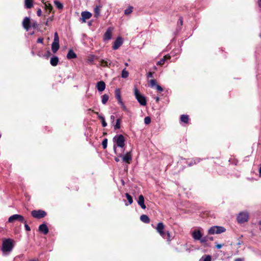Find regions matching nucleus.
Instances as JSON below:
<instances>
[{"mask_svg":"<svg viewBox=\"0 0 261 261\" xmlns=\"http://www.w3.org/2000/svg\"><path fill=\"white\" fill-rule=\"evenodd\" d=\"M101 101L103 104H106L109 100V96L108 94H104L101 97Z\"/></svg>","mask_w":261,"mask_h":261,"instance_id":"obj_33","label":"nucleus"},{"mask_svg":"<svg viewBox=\"0 0 261 261\" xmlns=\"http://www.w3.org/2000/svg\"><path fill=\"white\" fill-rule=\"evenodd\" d=\"M111 119H112L113 120H114L115 119V117L114 116L112 115L111 116Z\"/></svg>","mask_w":261,"mask_h":261,"instance_id":"obj_57","label":"nucleus"},{"mask_svg":"<svg viewBox=\"0 0 261 261\" xmlns=\"http://www.w3.org/2000/svg\"><path fill=\"white\" fill-rule=\"evenodd\" d=\"M166 233H167V231H165L164 230L162 231L161 232H159V233L160 234V235L164 239V238H166Z\"/></svg>","mask_w":261,"mask_h":261,"instance_id":"obj_44","label":"nucleus"},{"mask_svg":"<svg viewBox=\"0 0 261 261\" xmlns=\"http://www.w3.org/2000/svg\"><path fill=\"white\" fill-rule=\"evenodd\" d=\"M38 55L39 56L47 60L49 58V50H46V53L45 54H43L42 53L39 51L38 53Z\"/></svg>","mask_w":261,"mask_h":261,"instance_id":"obj_32","label":"nucleus"},{"mask_svg":"<svg viewBox=\"0 0 261 261\" xmlns=\"http://www.w3.org/2000/svg\"><path fill=\"white\" fill-rule=\"evenodd\" d=\"M77 57L76 54L71 49H69L67 55V58L68 59H75Z\"/></svg>","mask_w":261,"mask_h":261,"instance_id":"obj_20","label":"nucleus"},{"mask_svg":"<svg viewBox=\"0 0 261 261\" xmlns=\"http://www.w3.org/2000/svg\"><path fill=\"white\" fill-rule=\"evenodd\" d=\"M24 227H25L26 230L30 231L31 228H30V226L27 224L25 221H24Z\"/></svg>","mask_w":261,"mask_h":261,"instance_id":"obj_47","label":"nucleus"},{"mask_svg":"<svg viewBox=\"0 0 261 261\" xmlns=\"http://www.w3.org/2000/svg\"><path fill=\"white\" fill-rule=\"evenodd\" d=\"M59 38L57 32L55 33L54 41L51 44V50L56 53L59 49Z\"/></svg>","mask_w":261,"mask_h":261,"instance_id":"obj_5","label":"nucleus"},{"mask_svg":"<svg viewBox=\"0 0 261 261\" xmlns=\"http://www.w3.org/2000/svg\"><path fill=\"white\" fill-rule=\"evenodd\" d=\"M156 101L157 102L159 101V97H156Z\"/></svg>","mask_w":261,"mask_h":261,"instance_id":"obj_58","label":"nucleus"},{"mask_svg":"<svg viewBox=\"0 0 261 261\" xmlns=\"http://www.w3.org/2000/svg\"><path fill=\"white\" fill-rule=\"evenodd\" d=\"M134 94L136 98L141 105L145 106L147 105L146 98L140 93L137 88L134 89Z\"/></svg>","mask_w":261,"mask_h":261,"instance_id":"obj_3","label":"nucleus"},{"mask_svg":"<svg viewBox=\"0 0 261 261\" xmlns=\"http://www.w3.org/2000/svg\"><path fill=\"white\" fill-rule=\"evenodd\" d=\"M122 43L123 41L122 38L121 37H118L114 42L112 47L113 49L114 50L117 49L122 44Z\"/></svg>","mask_w":261,"mask_h":261,"instance_id":"obj_14","label":"nucleus"},{"mask_svg":"<svg viewBox=\"0 0 261 261\" xmlns=\"http://www.w3.org/2000/svg\"><path fill=\"white\" fill-rule=\"evenodd\" d=\"M22 26L27 31H29L31 28L34 29H37L38 24L36 21L31 20L29 17H25L23 20Z\"/></svg>","mask_w":261,"mask_h":261,"instance_id":"obj_1","label":"nucleus"},{"mask_svg":"<svg viewBox=\"0 0 261 261\" xmlns=\"http://www.w3.org/2000/svg\"><path fill=\"white\" fill-rule=\"evenodd\" d=\"M101 7L100 6H96L95 7L94 10V17L97 18L99 16Z\"/></svg>","mask_w":261,"mask_h":261,"instance_id":"obj_26","label":"nucleus"},{"mask_svg":"<svg viewBox=\"0 0 261 261\" xmlns=\"http://www.w3.org/2000/svg\"><path fill=\"white\" fill-rule=\"evenodd\" d=\"M107 135V133H105V132L103 133V136H105V135Z\"/></svg>","mask_w":261,"mask_h":261,"instance_id":"obj_59","label":"nucleus"},{"mask_svg":"<svg viewBox=\"0 0 261 261\" xmlns=\"http://www.w3.org/2000/svg\"><path fill=\"white\" fill-rule=\"evenodd\" d=\"M164 239H167L168 242H170L172 240L171 236H170V233L169 232V231H167L166 237V238H164Z\"/></svg>","mask_w":261,"mask_h":261,"instance_id":"obj_41","label":"nucleus"},{"mask_svg":"<svg viewBox=\"0 0 261 261\" xmlns=\"http://www.w3.org/2000/svg\"><path fill=\"white\" fill-rule=\"evenodd\" d=\"M59 62V58L56 56H54L50 59V63L53 66L57 65Z\"/></svg>","mask_w":261,"mask_h":261,"instance_id":"obj_24","label":"nucleus"},{"mask_svg":"<svg viewBox=\"0 0 261 261\" xmlns=\"http://www.w3.org/2000/svg\"><path fill=\"white\" fill-rule=\"evenodd\" d=\"M112 37V31L110 28H109L107 31L105 32L103 36L104 40H110Z\"/></svg>","mask_w":261,"mask_h":261,"instance_id":"obj_21","label":"nucleus"},{"mask_svg":"<svg viewBox=\"0 0 261 261\" xmlns=\"http://www.w3.org/2000/svg\"><path fill=\"white\" fill-rule=\"evenodd\" d=\"M222 246H223V245H222V244H217V245H216V247L217 249H220Z\"/></svg>","mask_w":261,"mask_h":261,"instance_id":"obj_50","label":"nucleus"},{"mask_svg":"<svg viewBox=\"0 0 261 261\" xmlns=\"http://www.w3.org/2000/svg\"><path fill=\"white\" fill-rule=\"evenodd\" d=\"M125 196L128 201L129 204H131L133 202L132 196L127 193L125 194Z\"/></svg>","mask_w":261,"mask_h":261,"instance_id":"obj_37","label":"nucleus"},{"mask_svg":"<svg viewBox=\"0 0 261 261\" xmlns=\"http://www.w3.org/2000/svg\"><path fill=\"white\" fill-rule=\"evenodd\" d=\"M178 23H180V25H182V23H183V20H182V18L181 17H180L179 19H178Z\"/></svg>","mask_w":261,"mask_h":261,"instance_id":"obj_48","label":"nucleus"},{"mask_svg":"<svg viewBox=\"0 0 261 261\" xmlns=\"http://www.w3.org/2000/svg\"><path fill=\"white\" fill-rule=\"evenodd\" d=\"M259 37L261 38V34H259Z\"/></svg>","mask_w":261,"mask_h":261,"instance_id":"obj_64","label":"nucleus"},{"mask_svg":"<svg viewBox=\"0 0 261 261\" xmlns=\"http://www.w3.org/2000/svg\"><path fill=\"white\" fill-rule=\"evenodd\" d=\"M54 4L55 6L58 8L59 10H62L63 8V4L60 2L58 1H54Z\"/></svg>","mask_w":261,"mask_h":261,"instance_id":"obj_28","label":"nucleus"},{"mask_svg":"<svg viewBox=\"0 0 261 261\" xmlns=\"http://www.w3.org/2000/svg\"><path fill=\"white\" fill-rule=\"evenodd\" d=\"M115 97L118 100V103L120 101H122V100L121 99V91L119 89H117L115 90Z\"/></svg>","mask_w":261,"mask_h":261,"instance_id":"obj_22","label":"nucleus"},{"mask_svg":"<svg viewBox=\"0 0 261 261\" xmlns=\"http://www.w3.org/2000/svg\"><path fill=\"white\" fill-rule=\"evenodd\" d=\"M28 261H38V260L36 259H31L28 260Z\"/></svg>","mask_w":261,"mask_h":261,"instance_id":"obj_56","label":"nucleus"},{"mask_svg":"<svg viewBox=\"0 0 261 261\" xmlns=\"http://www.w3.org/2000/svg\"><path fill=\"white\" fill-rule=\"evenodd\" d=\"M192 237L195 240H199L201 242L202 234L199 230H195L192 232Z\"/></svg>","mask_w":261,"mask_h":261,"instance_id":"obj_12","label":"nucleus"},{"mask_svg":"<svg viewBox=\"0 0 261 261\" xmlns=\"http://www.w3.org/2000/svg\"><path fill=\"white\" fill-rule=\"evenodd\" d=\"M92 112L93 113H94L95 114H96L97 116H98V118L101 120V124H102V126L103 127H106L107 125V122H106L105 121V119L104 118V117H103L102 116L100 115L98 112H95L93 110H92Z\"/></svg>","mask_w":261,"mask_h":261,"instance_id":"obj_19","label":"nucleus"},{"mask_svg":"<svg viewBox=\"0 0 261 261\" xmlns=\"http://www.w3.org/2000/svg\"><path fill=\"white\" fill-rule=\"evenodd\" d=\"M107 144H108V139L107 138H105L103 140L102 142V145L103 149H106L107 147Z\"/></svg>","mask_w":261,"mask_h":261,"instance_id":"obj_40","label":"nucleus"},{"mask_svg":"<svg viewBox=\"0 0 261 261\" xmlns=\"http://www.w3.org/2000/svg\"><path fill=\"white\" fill-rule=\"evenodd\" d=\"M144 122L146 124H149L151 122L150 118L148 116L145 117Z\"/></svg>","mask_w":261,"mask_h":261,"instance_id":"obj_42","label":"nucleus"},{"mask_svg":"<svg viewBox=\"0 0 261 261\" xmlns=\"http://www.w3.org/2000/svg\"><path fill=\"white\" fill-rule=\"evenodd\" d=\"M226 229L222 226H214L211 227L208 230V233L210 234H219L225 232Z\"/></svg>","mask_w":261,"mask_h":261,"instance_id":"obj_6","label":"nucleus"},{"mask_svg":"<svg viewBox=\"0 0 261 261\" xmlns=\"http://www.w3.org/2000/svg\"><path fill=\"white\" fill-rule=\"evenodd\" d=\"M212 257L210 255H204L200 259L199 261H211Z\"/></svg>","mask_w":261,"mask_h":261,"instance_id":"obj_30","label":"nucleus"},{"mask_svg":"<svg viewBox=\"0 0 261 261\" xmlns=\"http://www.w3.org/2000/svg\"><path fill=\"white\" fill-rule=\"evenodd\" d=\"M53 6L50 4V13L54 12H53Z\"/></svg>","mask_w":261,"mask_h":261,"instance_id":"obj_53","label":"nucleus"},{"mask_svg":"<svg viewBox=\"0 0 261 261\" xmlns=\"http://www.w3.org/2000/svg\"><path fill=\"white\" fill-rule=\"evenodd\" d=\"M100 65L103 67H110L111 63H109L108 64V62L107 61H105L104 60H101L100 61Z\"/></svg>","mask_w":261,"mask_h":261,"instance_id":"obj_35","label":"nucleus"},{"mask_svg":"<svg viewBox=\"0 0 261 261\" xmlns=\"http://www.w3.org/2000/svg\"><path fill=\"white\" fill-rule=\"evenodd\" d=\"M114 140L116 141V143L118 147H123L124 146L125 139L122 135H119L115 136L114 138Z\"/></svg>","mask_w":261,"mask_h":261,"instance_id":"obj_8","label":"nucleus"},{"mask_svg":"<svg viewBox=\"0 0 261 261\" xmlns=\"http://www.w3.org/2000/svg\"><path fill=\"white\" fill-rule=\"evenodd\" d=\"M202 160L199 158H195L191 159H187L186 163L189 167H191L200 163Z\"/></svg>","mask_w":261,"mask_h":261,"instance_id":"obj_10","label":"nucleus"},{"mask_svg":"<svg viewBox=\"0 0 261 261\" xmlns=\"http://www.w3.org/2000/svg\"><path fill=\"white\" fill-rule=\"evenodd\" d=\"M25 7L28 9H30L33 7V0H25Z\"/></svg>","mask_w":261,"mask_h":261,"instance_id":"obj_29","label":"nucleus"},{"mask_svg":"<svg viewBox=\"0 0 261 261\" xmlns=\"http://www.w3.org/2000/svg\"><path fill=\"white\" fill-rule=\"evenodd\" d=\"M14 247L13 241L10 239L5 240L2 244V250L4 254H7L9 253L13 249Z\"/></svg>","mask_w":261,"mask_h":261,"instance_id":"obj_2","label":"nucleus"},{"mask_svg":"<svg viewBox=\"0 0 261 261\" xmlns=\"http://www.w3.org/2000/svg\"><path fill=\"white\" fill-rule=\"evenodd\" d=\"M16 220H18L20 222H23L24 221V217L22 215L18 214L12 215L8 219V222L9 223H13Z\"/></svg>","mask_w":261,"mask_h":261,"instance_id":"obj_9","label":"nucleus"},{"mask_svg":"<svg viewBox=\"0 0 261 261\" xmlns=\"http://www.w3.org/2000/svg\"><path fill=\"white\" fill-rule=\"evenodd\" d=\"M149 85L151 88H153L157 85L156 82L154 79H151L148 81Z\"/></svg>","mask_w":261,"mask_h":261,"instance_id":"obj_34","label":"nucleus"},{"mask_svg":"<svg viewBox=\"0 0 261 261\" xmlns=\"http://www.w3.org/2000/svg\"><path fill=\"white\" fill-rule=\"evenodd\" d=\"M74 187H75V188H73V190H74V191H78V190H79V187H77L76 186H75Z\"/></svg>","mask_w":261,"mask_h":261,"instance_id":"obj_54","label":"nucleus"},{"mask_svg":"<svg viewBox=\"0 0 261 261\" xmlns=\"http://www.w3.org/2000/svg\"><path fill=\"white\" fill-rule=\"evenodd\" d=\"M170 58H171L170 56H169V55H165V56H164V57L162 59H161L160 61H159L157 62L156 65H157L162 66V65L164 64V63H165V62L167 60H170Z\"/></svg>","mask_w":261,"mask_h":261,"instance_id":"obj_17","label":"nucleus"},{"mask_svg":"<svg viewBox=\"0 0 261 261\" xmlns=\"http://www.w3.org/2000/svg\"><path fill=\"white\" fill-rule=\"evenodd\" d=\"M234 261H244V259L242 258H237L234 259Z\"/></svg>","mask_w":261,"mask_h":261,"instance_id":"obj_52","label":"nucleus"},{"mask_svg":"<svg viewBox=\"0 0 261 261\" xmlns=\"http://www.w3.org/2000/svg\"><path fill=\"white\" fill-rule=\"evenodd\" d=\"M43 41V39L42 38H39L38 39L37 42V43H42Z\"/></svg>","mask_w":261,"mask_h":261,"instance_id":"obj_49","label":"nucleus"},{"mask_svg":"<svg viewBox=\"0 0 261 261\" xmlns=\"http://www.w3.org/2000/svg\"><path fill=\"white\" fill-rule=\"evenodd\" d=\"M34 32H32V33H31L30 34L33 35V34H34Z\"/></svg>","mask_w":261,"mask_h":261,"instance_id":"obj_63","label":"nucleus"},{"mask_svg":"<svg viewBox=\"0 0 261 261\" xmlns=\"http://www.w3.org/2000/svg\"><path fill=\"white\" fill-rule=\"evenodd\" d=\"M213 241V238L212 237L205 236L201 239V243H205L208 241Z\"/></svg>","mask_w":261,"mask_h":261,"instance_id":"obj_31","label":"nucleus"},{"mask_svg":"<svg viewBox=\"0 0 261 261\" xmlns=\"http://www.w3.org/2000/svg\"><path fill=\"white\" fill-rule=\"evenodd\" d=\"M96 88L100 91H103L106 88V84L103 81H99L97 83Z\"/></svg>","mask_w":261,"mask_h":261,"instance_id":"obj_15","label":"nucleus"},{"mask_svg":"<svg viewBox=\"0 0 261 261\" xmlns=\"http://www.w3.org/2000/svg\"><path fill=\"white\" fill-rule=\"evenodd\" d=\"M115 161L116 162H118L119 161V159L118 158H115Z\"/></svg>","mask_w":261,"mask_h":261,"instance_id":"obj_55","label":"nucleus"},{"mask_svg":"<svg viewBox=\"0 0 261 261\" xmlns=\"http://www.w3.org/2000/svg\"><path fill=\"white\" fill-rule=\"evenodd\" d=\"M138 203L139 205H140L142 208L145 209L146 208V206L144 204V198L142 195H140L139 196Z\"/></svg>","mask_w":261,"mask_h":261,"instance_id":"obj_18","label":"nucleus"},{"mask_svg":"<svg viewBox=\"0 0 261 261\" xmlns=\"http://www.w3.org/2000/svg\"><path fill=\"white\" fill-rule=\"evenodd\" d=\"M41 13H42L41 10L40 9H39L37 11V15L38 16H40L41 15Z\"/></svg>","mask_w":261,"mask_h":261,"instance_id":"obj_51","label":"nucleus"},{"mask_svg":"<svg viewBox=\"0 0 261 261\" xmlns=\"http://www.w3.org/2000/svg\"><path fill=\"white\" fill-rule=\"evenodd\" d=\"M216 159H217V160H218V161H220V158H216Z\"/></svg>","mask_w":261,"mask_h":261,"instance_id":"obj_61","label":"nucleus"},{"mask_svg":"<svg viewBox=\"0 0 261 261\" xmlns=\"http://www.w3.org/2000/svg\"><path fill=\"white\" fill-rule=\"evenodd\" d=\"M121 121V118H118L117 119L116 124L114 126V129L115 130L118 129L120 128Z\"/></svg>","mask_w":261,"mask_h":261,"instance_id":"obj_36","label":"nucleus"},{"mask_svg":"<svg viewBox=\"0 0 261 261\" xmlns=\"http://www.w3.org/2000/svg\"><path fill=\"white\" fill-rule=\"evenodd\" d=\"M119 103L121 105V108L123 110V111H127V108L122 101L119 102Z\"/></svg>","mask_w":261,"mask_h":261,"instance_id":"obj_43","label":"nucleus"},{"mask_svg":"<svg viewBox=\"0 0 261 261\" xmlns=\"http://www.w3.org/2000/svg\"><path fill=\"white\" fill-rule=\"evenodd\" d=\"M38 231L41 233L46 234L48 232V228L46 224L43 223L39 225Z\"/></svg>","mask_w":261,"mask_h":261,"instance_id":"obj_11","label":"nucleus"},{"mask_svg":"<svg viewBox=\"0 0 261 261\" xmlns=\"http://www.w3.org/2000/svg\"><path fill=\"white\" fill-rule=\"evenodd\" d=\"M123 162L127 164H130L132 160V154L131 151L127 152L122 158Z\"/></svg>","mask_w":261,"mask_h":261,"instance_id":"obj_13","label":"nucleus"},{"mask_svg":"<svg viewBox=\"0 0 261 261\" xmlns=\"http://www.w3.org/2000/svg\"><path fill=\"white\" fill-rule=\"evenodd\" d=\"M180 120L181 122L185 123H188L189 120V116L187 115H181L180 116Z\"/></svg>","mask_w":261,"mask_h":261,"instance_id":"obj_27","label":"nucleus"},{"mask_svg":"<svg viewBox=\"0 0 261 261\" xmlns=\"http://www.w3.org/2000/svg\"><path fill=\"white\" fill-rule=\"evenodd\" d=\"M32 216L37 219H40L45 217L47 213L42 210H33L31 212Z\"/></svg>","mask_w":261,"mask_h":261,"instance_id":"obj_4","label":"nucleus"},{"mask_svg":"<svg viewBox=\"0 0 261 261\" xmlns=\"http://www.w3.org/2000/svg\"><path fill=\"white\" fill-rule=\"evenodd\" d=\"M140 220L145 223H149L150 222V219L146 215H141L140 217Z\"/></svg>","mask_w":261,"mask_h":261,"instance_id":"obj_25","label":"nucleus"},{"mask_svg":"<svg viewBox=\"0 0 261 261\" xmlns=\"http://www.w3.org/2000/svg\"><path fill=\"white\" fill-rule=\"evenodd\" d=\"M133 7H129L128 8H127L124 11V14L125 15H128L129 14H130L132 12V10H133Z\"/></svg>","mask_w":261,"mask_h":261,"instance_id":"obj_39","label":"nucleus"},{"mask_svg":"<svg viewBox=\"0 0 261 261\" xmlns=\"http://www.w3.org/2000/svg\"><path fill=\"white\" fill-rule=\"evenodd\" d=\"M157 232L158 233L161 232L162 231L164 230L165 229V225L163 222H159L155 228Z\"/></svg>","mask_w":261,"mask_h":261,"instance_id":"obj_23","label":"nucleus"},{"mask_svg":"<svg viewBox=\"0 0 261 261\" xmlns=\"http://www.w3.org/2000/svg\"><path fill=\"white\" fill-rule=\"evenodd\" d=\"M82 15V19L84 22H85L86 19H88L90 18V17L92 16V14L87 11H84L81 14Z\"/></svg>","mask_w":261,"mask_h":261,"instance_id":"obj_16","label":"nucleus"},{"mask_svg":"<svg viewBox=\"0 0 261 261\" xmlns=\"http://www.w3.org/2000/svg\"><path fill=\"white\" fill-rule=\"evenodd\" d=\"M249 214L247 212H241L237 217V221L239 223H243L248 221Z\"/></svg>","mask_w":261,"mask_h":261,"instance_id":"obj_7","label":"nucleus"},{"mask_svg":"<svg viewBox=\"0 0 261 261\" xmlns=\"http://www.w3.org/2000/svg\"><path fill=\"white\" fill-rule=\"evenodd\" d=\"M259 224L261 225V220L259 222Z\"/></svg>","mask_w":261,"mask_h":261,"instance_id":"obj_62","label":"nucleus"},{"mask_svg":"<svg viewBox=\"0 0 261 261\" xmlns=\"http://www.w3.org/2000/svg\"><path fill=\"white\" fill-rule=\"evenodd\" d=\"M125 65L126 66H128V63H125Z\"/></svg>","mask_w":261,"mask_h":261,"instance_id":"obj_60","label":"nucleus"},{"mask_svg":"<svg viewBox=\"0 0 261 261\" xmlns=\"http://www.w3.org/2000/svg\"><path fill=\"white\" fill-rule=\"evenodd\" d=\"M128 72L125 70V69H124L121 73V77L122 78H127L128 76Z\"/></svg>","mask_w":261,"mask_h":261,"instance_id":"obj_38","label":"nucleus"},{"mask_svg":"<svg viewBox=\"0 0 261 261\" xmlns=\"http://www.w3.org/2000/svg\"><path fill=\"white\" fill-rule=\"evenodd\" d=\"M153 74H154V72L149 71L147 73V78H152V77H153Z\"/></svg>","mask_w":261,"mask_h":261,"instance_id":"obj_46","label":"nucleus"},{"mask_svg":"<svg viewBox=\"0 0 261 261\" xmlns=\"http://www.w3.org/2000/svg\"><path fill=\"white\" fill-rule=\"evenodd\" d=\"M155 87H156V90H157L158 91H160V92H162V91H163V88H162L161 86H160V85H158V84H157V85H156V86H155Z\"/></svg>","mask_w":261,"mask_h":261,"instance_id":"obj_45","label":"nucleus"}]
</instances>
